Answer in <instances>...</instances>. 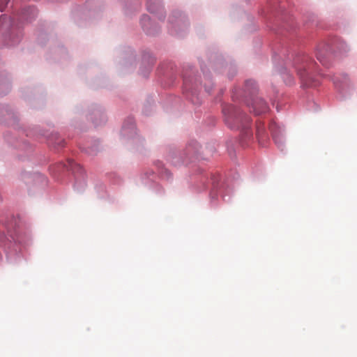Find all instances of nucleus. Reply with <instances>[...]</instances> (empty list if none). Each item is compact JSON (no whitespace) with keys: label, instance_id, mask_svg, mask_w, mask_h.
<instances>
[{"label":"nucleus","instance_id":"nucleus-1","mask_svg":"<svg viewBox=\"0 0 357 357\" xmlns=\"http://www.w3.org/2000/svg\"><path fill=\"white\" fill-rule=\"evenodd\" d=\"M226 123L231 128L242 129L245 131L246 136H251L249 130L250 123V117L242 112V111L234 106L228 105L222 109Z\"/></svg>","mask_w":357,"mask_h":357},{"label":"nucleus","instance_id":"nucleus-2","mask_svg":"<svg viewBox=\"0 0 357 357\" xmlns=\"http://www.w3.org/2000/svg\"><path fill=\"white\" fill-rule=\"evenodd\" d=\"M301 64H298V63L300 62V59H298L296 61V70L298 71V75L300 76L301 79H302V81L303 82H305V84L307 86H314V84L312 83H311L308 79V72L307 73V75H306V77H305V75L302 72V70H303L304 71L305 70H307V71H311L312 70V66L313 65V62L310 60V59L309 57H307V56H304L301 60Z\"/></svg>","mask_w":357,"mask_h":357},{"label":"nucleus","instance_id":"nucleus-3","mask_svg":"<svg viewBox=\"0 0 357 357\" xmlns=\"http://www.w3.org/2000/svg\"><path fill=\"white\" fill-rule=\"evenodd\" d=\"M252 107L253 108V112L257 115L264 113L268 110L267 104L261 98L255 100L252 103Z\"/></svg>","mask_w":357,"mask_h":357},{"label":"nucleus","instance_id":"nucleus-4","mask_svg":"<svg viewBox=\"0 0 357 357\" xmlns=\"http://www.w3.org/2000/svg\"><path fill=\"white\" fill-rule=\"evenodd\" d=\"M245 91L250 94H254L256 91L255 82L252 80L246 81L245 84Z\"/></svg>","mask_w":357,"mask_h":357},{"label":"nucleus","instance_id":"nucleus-5","mask_svg":"<svg viewBox=\"0 0 357 357\" xmlns=\"http://www.w3.org/2000/svg\"><path fill=\"white\" fill-rule=\"evenodd\" d=\"M188 151L190 153H195L198 150V144L195 143L192 148H191L190 145L188 146Z\"/></svg>","mask_w":357,"mask_h":357},{"label":"nucleus","instance_id":"nucleus-6","mask_svg":"<svg viewBox=\"0 0 357 357\" xmlns=\"http://www.w3.org/2000/svg\"><path fill=\"white\" fill-rule=\"evenodd\" d=\"M8 1H9V0H0V10L1 11H3L6 8Z\"/></svg>","mask_w":357,"mask_h":357},{"label":"nucleus","instance_id":"nucleus-7","mask_svg":"<svg viewBox=\"0 0 357 357\" xmlns=\"http://www.w3.org/2000/svg\"><path fill=\"white\" fill-rule=\"evenodd\" d=\"M317 58L324 66H326V62L325 61L324 56L320 52H317Z\"/></svg>","mask_w":357,"mask_h":357},{"label":"nucleus","instance_id":"nucleus-8","mask_svg":"<svg viewBox=\"0 0 357 357\" xmlns=\"http://www.w3.org/2000/svg\"><path fill=\"white\" fill-rule=\"evenodd\" d=\"M273 139H274L275 144H277L279 147H280L282 145V139L279 137H277L274 135Z\"/></svg>","mask_w":357,"mask_h":357},{"label":"nucleus","instance_id":"nucleus-9","mask_svg":"<svg viewBox=\"0 0 357 357\" xmlns=\"http://www.w3.org/2000/svg\"><path fill=\"white\" fill-rule=\"evenodd\" d=\"M147 7H148V10L151 12V13H154L155 10L153 8H152L151 5L150 3H148L147 4Z\"/></svg>","mask_w":357,"mask_h":357},{"label":"nucleus","instance_id":"nucleus-10","mask_svg":"<svg viewBox=\"0 0 357 357\" xmlns=\"http://www.w3.org/2000/svg\"><path fill=\"white\" fill-rule=\"evenodd\" d=\"M142 22H143V21H149V17L148 16H144V17L142 18Z\"/></svg>","mask_w":357,"mask_h":357}]
</instances>
